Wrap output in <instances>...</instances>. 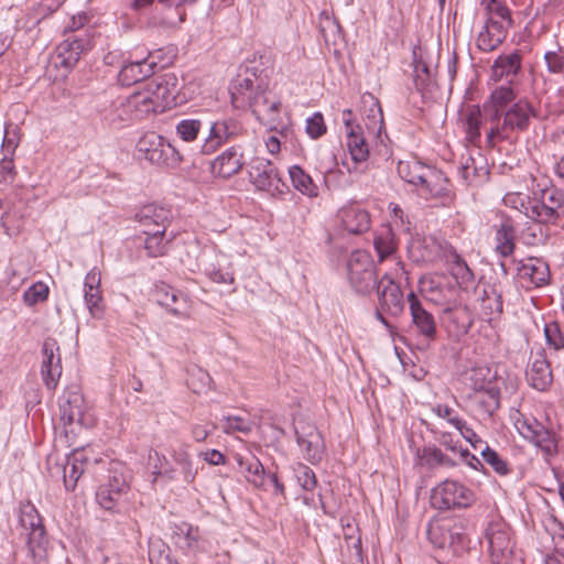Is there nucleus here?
I'll return each instance as SVG.
<instances>
[{
  "mask_svg": "<svg viewBox=\"0 0 564 564\" xmlns=\"http://www.w3.org/2000/svg\"><path fill=\"white\" fill-rule=\"evenodd\" d=\"M231 105L236 109L250 108L259 122L269 130H276L279 124L281 101L271 91L261 88H253V79L238 75L231 83Z\"/></svg>",
  "mask_w": 564,
  "mask_h": 564,
  "instance_id": "obj_1",
  "label": "nucleus"
},
{
  "mask_svg": "<svg viewBox=\"0 0 564 564\" xmlns=\"http://www.w3.org/2000/svg\"><path fill=\"white\" fill-rule=\"evenodd\" d=\"M468 399L474 402L479 413L492 416L500 408L501 386L475 390Z\"/></svg>",
  "mask_w": 564,
  "mask_h": 564,
  "instance_id": "obj_25",
  "label": "nucleus"
},
{
  "mask_svg": "<svg viewBox=\"0 0 564 564\" xmlns=\"http://www.w3.org/2000/svg\"><path fill=\"white\" fill-rule=\"evenodd\" d=\"M169 80H175L174 74H165L162 77H159L155 82L149 84V89L153 97L155 98V102L161 109L164 108L175 99V95L177 89L169 88Z\"/></svg>",
  "mask_w": 564,
  "mask_h": 564,
  "instance_id": "obj_32",
  "label": "nucleus"
},
{
  "mask_svg": "<svg viewBox=\"0 0 564 564\" xmlns=\"http://www.w3.org/2000/svg\"><path fill=\"white\" fill-rule=\"evenodd\" d=\"M466 381L473 391L503 384L505 389L512 393L516 391L518 386V379L516 376L508 375L505 379L499 373L498 367L492 368L485 365L471 368L466 373Z\"/></svg>",
  "mask_w": 564,
  "mask_h": 564,
  "instance_id": "obj_11",
  "label": "nucleus"
},
{
  "mask_svg": "<svg viewBox=\"0 0 564 564\" xmlns=\"http://www.w3.org/2000/svg\"><path fill=\"white\" fill-rule=\"evenodd\" d=\"M19 521L21 527L28 532L26 545L33 557L41 556V551L45 550L47 543L45 528L35 507L25 503L20 507Z\"/></svg>",
  "mask_w": 564,
  "mask_h": 564,
  "instance_id": "obj_7",
  "label": "nucleus"
},
{
  "mask_svg": "<svg viewBox=\"0 0 564 564\" xmlns=\"http://www.w3.org/2000/svg\"><path fill=\"white\" fill-rule=\"evenodd\" d=\"M293 475L305 491H313L317 485V479L313 469L302 463H296L293 467Z\"/></svg>",
  "mask_w": 564,
  "mask_h": 564,
  "instance_id": "obj_43",
  "label": "nucleus"
},
{
  "mask_svg": "<svg viewBox=\"0 0 564 564\" xmlns=\"http://www.w3.org/2000/svg\"><path fill=\"white\" fill-rule=\"evenodd\" d=\"M347 276L351 289L361 295L370 294L379 283L372 257L365 250H355L347 260Z\"/></svg>",
  "mask_w": 564,
  "mask_h": 564,
  "instance_id": "obj_3",
  "label": "nucleus"
},
{
  "mask_svg": "<svg viewBox=\"0 0 564 564\" xmlns=\"http://www.w3.org/2000/svg\"><path fill=\"white\" fill-rule=\"evenodd\" d=\"M486 21L489 26L509 31L513 25V19L510 9L503 0H481Z\"/></svg>",
  "mask_w": 564,
  "mask_h": 564,
  "instance_id": "obj_21",
  "label": "nucleus"
},
{
  "mask_svg": "<svg viewBox=\"0 0 564 564\" xmlns=\"http://www.w3.org/2000/svg\"><path fill=\"white\" fill-rule=\"evenodd\" d=\"M89 23V17L86 12H80L76 15H73L64 29V36H67L69 33H79L85 32L91 34L94 36V30L87 24Z\"/></svg>",
  "mask_w": 564,
  "mask_h": 564,
  "instance_id": "obj_52",
  "label": "nucleus"
},
{
  "mask_svg": "<svg viewBox=\"0 0 564 564\" xmlns=\"http://www.w3.org/2000/svg\"><path fill=\"white\" fill-rule=\"evenodd\" d=\"M296 442L303 453V457L315 465L325 454V443L321 432L311 423L301 421L294 426Z\"/></svg>",
  "mask_w": 564,
  "mask_h": 564,
  "instance_id": "obj_9",
  "label": "nucleus"
},
{
  "mask_svg": "<svg viewBox=\"0 0 564 564\" xmlns=\"http://www.w3.org/2000/svg\"><path fill=\"white\" fill-rule=\"evenodd\" d=\"M519 275L536 288L546 285L550 281V269L547 263L539 258H529L518 269Z\"/></svg>",
  "mask_w": 564,
  "mask_h": 564,
  "instance_id": "obj_26",
  "label": "nucleus"
},
{
  "mask_svg": "<svg viewBox=\"0 0 564 564\" xmlns=\"http://www.w3.org/2000/svg\"><path fill=\"white\" fill-rule=\"evenodd\" d=\"M200 128V120L183 119L176 124V133L183 141L191 142L197 138Z\"/></svg>",
  "mask_w": 564,
  "mask_h": 564,
  "instance_id": "obj_49",
  "label": "nucleus"
},
{
  "mask_svg": "<svg viewBox=\"0 0 564 564\" xmlns=\"http://www.w3.org/2000/svg\"><path fill=\"white\" fill-rule=\"evenodd\" d=\"M187 384L194 393L207 392L210 389L212 377L206 370L193 367L188 371Z\"/></svg>",
  "mask_w": 564,
  "mask_h": 564,
  "instance_id": "obj_40",
  "label": "nucleus"
},
{
  "mask_svg": "<svg viewBox=\"0 0 564 564\" xmlns=\"http://www.w3.org/2000/svg\"><path fill=\"white\" fill-rule=\"evenodd\" d=\"M538 116V110L527 99H520L506 110H495L490 117L492 127L487 132V143L495 147L501 141H510L517 134L524 132L531 124V119Z\"/></svg>",
  "mask_w": 564,
  "mask_h": 564,
  "instance_id": "obj_2",
  "label": "nucleus"
},
{
  "mask_svg": "<svg viewBox=\"0 0 564 564\" xmlns=\"http://www.w3.org/2000/svg\"><path fill=\"white\" fill-rule=\"evenodd\" d=\"M129 104L140 116L148 115L150 112H162L156 105L155 98L151 94L150 89L143 93L134 94L130 98Z\"/></svg>",
  "mask_w": 564,
  "mask_h": 564,
  "instance_id": "obj_39",
  "label": "nucleus"
},
{
  "mask_svg": "<svg viewBox=\"0 0 564 564\" xmlns=\"http://www.w3.org/2000/svg\"><path fill=\"white\" fill-rule=\"evenodd\" d=\"M527 379L530 386L539 391H545L551 386L553 375L544 352L536 354L535 359L527 370Z\"/></svg>",
  "mask_w": 564,
  "mask_h": 564,
  "instance_id": "obj_24",
  "label": "nucleus"
},
{
  "mask_svg": "<svg viewBox=\"0 0 564 564\" xmlns=\"http://www.w3.org/2000/svg\"><path fill=\"white\" fill-rule=\"evenodd\" d=\"M61 420L65 425L78 424L89 427L94 423L93 415L86 411L84 395L77 391H67L59 403Z\"/></svg>",
  "mask_w": 564,
  "mask_h": 564,
  "instance_id": "obj_12",
  "label": "nucleus"
},
{
  "mask_svg": "<svg viewBox=\"0 0 564 564\" xmlns=\"http://www.w3.org/2000/svg\"><path fill=\"white\" fill-rule=\"evenodd\" d=\"M508 31L494 29L487 22L479 32L476 45L482 52H492L497 50L506 40Z\"/></svg>",
  "mask_w": 564,
  "mask_h": 564,
  "instance_id": "obj_33",
  "label": "nucleus"
},
{
  "mask_svg": "<svg viewBox=\"0 0 564 564\" xmlns=\"http://www.w3.org/2000/svg\"><path fill=\"white\" fill-rule=\"evenodd\" d=\"M85 303L94 317H100L104 308L101 305L102 295L100 289H85Z\"/></svg>",
  "mask_w": 564,
  "mask_h": 564,
  "instance_id": "obj_59",
  "label": "nucleus"
},
{
  "mask_svg": "<svg viewBox=\"0 0 564 564\" xmlns=\"http://www.w3.org/2000/svg\"><path fill=\"white\" fill-rule=\"evenodd\" d=\"M466 134L469 142L476 144L480 141L481 118L479 109L473 110L466 117Z\"/></svg>",
  "mask_w": 564,
  "mask_h": 564,
  "instance_id": "obj_54",
  "label": "nucleus"
},
{
  "mask_svg": "<svg viewBox=\"0 0 564 564\" xmlns=\"http://www.w3.org/2000/svg\"><path fill=\"white\" fill-rule=\"evenodd\" d=\"M433 412L438 417L446 420L456 430L462 427V425L465 423V421L462 417H459L451 406L446 404H436L433 408Z\"/></svg>",
  "mask_w": 564,
  "mask_h": 564,
  "instance_id": "obj_62",
  "label": "nucleus"
},
{
  "mask_svg": "<svg viewBox=\"0 0 564 564\" xmlns=\"http://www.w3.org/2000/svg\"><path fill=\"white\" fill-rule=\"evenodd\" d=\"M164 234V228L147 232L148 237L144 241V248L149 257L156 258L166 253V243L163 242Z\"/></svg>",
  "mask_w": 564,
  "mask_h": 564,
  "instance_id": "obj_42",
  "label": "nucleus"
},
{
  "mask_svg": "<svg viewBox=\"0 0 564 564\" xmlns=\"http://www.w3.org/2000/svg\"><path fill=\"white\" fill-rule=\"evenodd\" d=\"M241 154L235 148L226 150L212 163L210 170L215 176H234L242 167Z\"/></svg>",
  "mask_w": 564,
  "mask_h": 564,
  "instance_id": "obj_28",
  "label": "nucleus"
},
{
  "mask_svg": "<svg viewBox=\"0 0 564 564\" xmlns=\"http://www.w3.org/2000/svg\"><path fill=\"white\" fill-rule=\"evenodd\" d=\"M239 471L254 488L272 491L275 496H285V487L274 471L265 470L261 462L253 455L236 456Z\"/></svg>",
  "mask_w": 564,
  "mask_h": 564,
  "instance_id": "obj_4",
  "label": "nucleus"
},
{
  "mask_svg": "<svg viewBox=\"0 0 564 564\" xmlns=\"http://www.w3.org/2000/svg\"><path fill=\"white\" fill-rule=\"evenodd\" d=\"M444 312L448 315L451 322L457 324V330L459 333L468 332L473 322L467 307L446 308Z\"/></svg>",
  "mask_w": 564,
  "mask_h": 564,
  "instance_id": "obj_50",
  "label": "nucleus"
},
{
  "mask_svg": "<svg viewBox=\"0 0 564 564\" xmlns=\"http://www.w3.org/2000/svg\"><path fill=\"white\" fill-rule=\"evenodd\" d=\"M174 544L187 554H194L202 549V538L198 528L182 523L173 531Z\"/></svg>",
  "mask_w": 564,
  "mask_h": 564,
  "instance_id": "obj_27",
  "label": "nucleus"
},
{
  "mask_svg": "<svg viewBox=\"0 0 564 564\" xmlns=\"http://www.w3.org/2000/svg\"><path fill=\"white\" fill-rule=\"evenodd\" d=\"M378 305L390 316H399L404 310L403 292L399 284L384 274L375 288Z\"/></svg>",
  "mask_w": 564,
  "mask_h": 564,
  "instance_id": "obj_15",
  "label": "nucleus"
},
{
  "mask_svg": "<svg viewBox=\"0 0 564 564\" xmlns=\"http://www.w3.org/2000/svg\"><path fill=\"white\" fill-rule=\"evenodd\" d=\"M449 270L451 274L460 286L467 288L474 282L475 276L473 271L469 269L465 260L458 254H454Z\"/></svg>",
  "mask_w": 564,
  "mask_h": 564,
  "instance_id": "obj_38",
  "label": "nucleus"
},
{
  "mask_svg": "<svg viewBox=\"0 0 564 564\" xmlns=\"http://www.w3.org/2000/svg\"><path fill=\"white\" fill-rule=\"evenodd\" d=\"M50 289L43 282L33 283L23 293V302L28 306H34L37 303L45 302L48 297Z\"/></svg>",
  "mask_w": 564,
  "mask_h": 564,
  "instance_id": "obj_47",
  "label": "nucleus"
},
{
  "mask_svg": "<svg viewBox=\"0 0 564 564\" xmlns=\"http://www.w3.org/2000/svg\"><path fill=\"white\" fill-rule=\"evenodd\" d=\"M424 465L433 468L436 466H454L455 463L435 446L424 447L421 454Z\"/></svg>",
  "mask_w": 564,
  "mask_h": 564,
  "instance_id": "obj_45",
  "label": "nucleus"
},
{
  "mask_svg": "<svg viewBox=\"0 0 564 564\" xmlns=\"http://www.w3.org/2000/svg\"><path fill=\"white\" fill-rule=\"evenodd\" d=\"M242 126L239 121L227 118L217 120L210 124L209 133L202 145L204 154H212L223 144L242 133Z\"/></svg>",
  "mask_w": 564,
  "mask_h": 564,
  "instance_id": "obj_13",
  "label": "nucleus"
},
{
  "mask_svg": "<svg viewBox=\"0 0 564 564\" xmlns=\"http://www.w3.org/2000/svg\"><path fill=\"white\" fill-rule=\"evenodd\" d=\"M544 336L549 348H552L556 351L564 348V336L557 323L545 324Z\"/></svg>",
  "mask_w": 564,
  "mask_h": 564,
  "instance_id": "obj_55",
  "label": "nucleus"
},
{
  "mask_svg": "<svg viewBox=\"0 0 564 564\" xmlns=\"http://www.w3.org/2000/svg\"><path fill=\"white\" fill-rule=\"evenodd\" d=\"M366 126L369 130L372 131L377 129L378 134H380L383 128V113L380 104L377 99L372 100V106L369 109Z\"/></svg>",
  "mask_w": 564,
  "mask_h": 564,
  "instance_id": "obj_61",
  "label": "nucleus"
},
{
  "mask_svg": "<svg viewBox=\"0 0 564 564\" xmlns=\"http://www.w3.org/2000/svg\"><path fill=\"white\" fill-rule=\"evenodd\" d=\"M172 458L180 473L177 474V470L174 468H164L156 474L167 480L180 479L186 485L192 484L197 475V469L193 465L189 453L185 448L180 447L173 451Z\"/></svg>",
  "mask_w": 564,
  "mask_h": 564,
  "instance_id": "obj_19",
  "label": "nucleus"
},
{
  "mask_svg": "<svg viewBox=\"0 0 564 564\" xmlns=\"http://www.w3.org/2000/svg\"><path fill=\"white\" fill-rule=\"evenodd\" d=\"M484 460L500 476L509 474L510 469L508 463L500 457V455L488 445H485L480 451Z\"/></svg>",
  "mask_w": 564,
  "mask_h": 564,
  "instance_id": "obj_48",
  "label": "nucleus"
},
{
  "mask_svg": "<svg viewBox=\"0 0 564 564\" xmlns=\"http://www.w3.org/2000/svg\"><path fill=\"white\" fill-rule=\"evenodd\" d=\"M149 560L151 564H180L175 560L171 558L170 550L164 547L152 546L149 552Z\"/></svg>",
  "mask_w": 564,
  "mask_h": 564,
  "instance_id": "obj_63",
  "label": "nucleus"
},
{
  "mask_svg": "<svg viewBox=\"0 0 564 564\" xmlns=\"http://www.w3.org/2000/svg\"><path fill=\"white\" fill-rule=\"evenodd\" d=\"M253 184L259 189H270L274 187L280 194L284 193V189L289 191L290 186L301 192L303 195L308 197H316L321 191H325L327 187V178H253Z\"/></svg>",
  "mask_w": 564,
  "mask_h": 564,
  "instance_id": "obj_10",
  "label": "nucleus"
},
{
  "mask_svg": "<svg viewBox=\"0 0 564 564\" xmlns=\"http://www.w3.org/2000/svg\"><path fill=\"white\" fill-rule=\"evenodd\" d=\"M502 271L505 273V282L495 279L488 282L482 290L481 307L486 315L495 316L500 315L503 311V295L506 289L510 285L507 279V271L503 263H501Z\"/></svg>",
  "mask_w": 564,
  "mask_h": 564,
  "instance_id": "obj_18",
  "label": "nucleus"
},
{
  "mask_svg": "<svg viewBox=\"0 0 564 564\" xmlns=\"http://www.w3.org/2000/svg\"><path fill=\"white\" fill-rule=\"evenodd\" d=\"M137 218L144 226L153 224L158 227V229H165V224L171 218V212L163 207L151 204L141 208V210L137 214Z\"/></svg>",
  "mask_w": 564,
  "mask_h": 564,
  "instance_id": "obj_34",
  "label": "nucleus"
},
{
  "mask_svg": "<svg viewBox=\"0 0 564 564\" xmlns=\"http://www.w3.org/2000/svg\"><path fill=\"white\" fill-rule=\"evenodd\" d=\"M153 75V70L144 64L143 59L126 63L118 75V80L123 86H131Z\"/></svg>",
  "mask_w": 564,
  "mask_h": 564,
  "instance_id": "obj_31",
  "label": "nucleus"
},
{
  "mask_svg": "<svg viewBox=\"0 0 564 564\" xmlns=\"http://www.w3.org/2000/svg\"><path fill=\"white\" fill-rule=\"evenodd\" d=\"M137 151L140 158L156 165H175L181 161L178 152L161 135L149 132L137 142Z\"/></svg>",
  "mask_w": 564,
  "mask_h": 564,
  "instance_id": "obj_5",
  "label": "nucleus"
},
{
  "mask_svg": "<svg viewBox=\"0 0 564 564\" xmlns=\"http://www.w3.org/2000/svg\"><path fill=\"white\" fill-rule=\"evenodd\" d=\"M474 501L473 491L463 484L454 480H444L432 490V506L440 510L452 508H466Z\"/></svg>",
  "mask_w": 564,
  "mask_h": 564,
  "instance_id": "obj_6",
  "label": "nucleus"
},
{
  "mask_svg": "<svg viewBox=\"0 0 564 564\" xmlns=\"http://www.w3.org/2000/svg\"><path fill=\"white\" fill-rule=\"evenodd\" d=\"M93 35L79 32L69 33L56 47L58 64L64 68H73L80 56L93 48Z\"/></svg>",
  "mask_w": 564,
  "mask_h": 564,
  "instance_id": "obj_8",
  "label": "nucleus"
},
{
  "mask_svg": "<svg viewBox=\"0 0 564 564\" xmlns=\"http://www.w3.org/2000/svg\"><path fill=\"white\" fill-rule=\"evenodd\" d=\"M529 216L539 223H553L558 216L557 205H549L545 203V195H542V200L532 203Z\"/></svg>",
  "mask_w": 564,
  "mask_h": 564,
  "instance_id": "obj_37",
  "label": "nucleus"
},
{
  "mask_svg": "<svg viewBox=\"0 0 564 564\" xmlns=\"http://www.w3.org/2000/svg\"><path fill=\"white\" fill-rule=\"evenodd\" d=\"M124 494L99 486L96 491V501L105 510L115 511Z\"/></svg>",
  "mask_w": 564,
  "mask_h": 564,
  "instance_id": "obj_46",
  "label": "nucleus"
},
{
  "mask_svg": "<svg viewBox=\"0 0 564 564\" xmlns=\"http://www.w3.org/2000/svg\"><path fill=\"white\" fill-rule=\"evenodd\" d=\"M544 61L550 73H564V48L562 46L555 45L553 50L546 51L544 53Z\"/></svg>",
  "mask_w": 564,
  "mask_h": 564,
  "instance_id": "obj_51",
  "label": "nucleus"
},
{
  "mask_svg": "<svg viewBox=\"0 0 564 564\" xmlns=\"http://www.w3.org/2000/svg\"><path fill=\"white\" fill-rule=\"evenodd\" d=\"M496 250L502 257L512 254L514 250L513 229L509 225H502L496 235Z\"/></svg>",
  "mask_w": 564,
  "mask_h": 564,
  "instance_id": "obj_44",
  "label": "nucleus"
},
{
  "mask_svg": "<svg viewBox=\"0 0 564 564\" xmlns=\"http://www.w3.org/2000/svg\"><path fill=\"white\" fill-rule=\"evenodd\" d=\"M253 423L241 416H226L224 424V432L229 434L232 432H241L248 434L251 432Z\"/></svg>",
  "mask_w": 564,
  "mask_h": 564,
  "instance_id": "obj_58",
  "label": "nucleus"
},
{
  "mask_svg": "<svg viewBox=\"0 0 564 564\" xmlns=\"http://www.w3.org/2000/svg\"><path fill=\"white\" fill-rule=\"evenodd\" d=\"M343 227L352 235H360L370 228L369 213L358 205H349L339 209L337 214Z\"/></svg>",
  "mask_w": 564,
  "mask_h": 564,
  "instance_id": "obj_20",
  "label": "nucleus"
},
{
  "mask_svg": "<svg viewBox=\"0 0 564 564\" xmlns=\"http://www.w3.org/2000/svg\"><path fill=\"white\" fill-rule=\"evenodd\" d=\"M522 56L520 52L514 51L508 55H500L492 65V74L500 79L503 76L517 75L521 68Z\"/></svg>",
  "mask_w": 564,
  "mask_h": 564,
  "instance_id": "obj_35",
  "label": "nucleus"
},
{
  "mask_svg": "<svg viewBox=\"0 0 564 564\" xmlns=\"http://www.w3.org/2000/svg\"><path fill=\"white\" fill-rule=\"evenodd\" d=\"M514 426L524 438L534 443L542 451L552 453L555 449L556 445L553 434L535 419L520 414L516 419Z\"/></svg>",
  "mask_w": 564,
  "mask_h": 564,
  "instance_id": "obj_14",
  "label": "nucleus"
},
{
  "mask_svg": "<svg viewBox=\"0 0 564 564\" xmlns=\"http://www.w3.org/2000/svg\"><path fill=\"white\" fill-rule=\"evenodd\" d=\"M100 486L107 487L109 489L116 490L124 495L129 489L126 476L123 475L122 470L118 469L117 467L111 468L109 470L107 479L102 484H100Z\"/></svg>",
  "mask_w": 564,
  "mask_h": 564,
  "instance_id": "obj_53",
  "label": "nucleus"
},
{
  "mask_svg": "<svg viewBox=\"0 0 564 564\" xmlns=\"http://www.w3.org/2000/svg\"><path fill=\"white\" fill-rule=\"evenodd\" d=\"M487 539L492 553L503 554L510 547V535L505 524H491L487 530Z\"/></svg>",
  "mask_w": 564,
  "mask_h": 564,
  "instance_id": "obj_36",
  "label": "nucleus"
},
{
  "mask_svg": "<svg viewBox=\"0 0 564 564\" xmlns=\"http://www.w3.org/2000/svg\"><path fill=\"white\" fill-rule=\"evenodd\" d=\"M408 191L419 193L424 199L447 196L449 178H409Z\"/></svg>",
  "mask_w": 564,
  "mask_h": 564,
  "instance_id": "obj_23",
  "label": "nucleus"
},
{
  "mask_svg": "<svg viewBox=\"0 0 564 564\" xmlns=\"http://www.w3.org/2000/svg\"><path fill=\"white\" fill-rule=\"evenodd\" d=\"M414 85L416 89L425 96H433L437 89V84L434 74L429 65L421 58L417 59L414 55Z\"/></svg>",
  "mask_w": 564,
  "mask_h": 564,
  "instance_id": "obj_29",
  "label": "nucleus"
},
{
  "mask_svg": "<svg viewBox=\"0 0 564 564\" xmlns=\"http://www.w3.org/2000/svg\"><path fill=\"white\" fill-rule=\"evenodd\" d=\"M85 473V467L67 459L64 466V485L66 490L72 491L76 488L77 481Z\"/></svg>",
  "mask_w": 564,
  "mask_h": 564,
  "instance_id": "obj_56",
  "label": "nucleus"
},
{
  "mask_svg": "<svg viewBox=\"0 0 564 564\" xmlns=\"http://www.w3.org/2000/svg\"><path fill=\"white\" fill-rule=\"evenodd\" d=\"M42 378L48 389H55L62 375L61 355L57 341L53 338H46L42 345Z\"/></svg>",
  "mask_w": 564,
  "mask_h": 564,
  "instance_id": "obj_16",
  "label": "nucleus"
},
{
  "mask_svg": "<svg viewBox=\"0 0 564 564\" xmlns=\"http://www.w3.org/2000/svg\"><path fill=\"white\" fill-rule=\"evenodd\" d=\"M347 129V145L350 151L351 158L355 161H364L369 154V148L361 133L359 126H354L349 119L345 120Z\"/></svg>",
  "mask_w": 564,
  "mask_h": 564,
  "instance_id": "obj_30",
  "label": "nucleus"
},
{
  "mask_svg": "<svg viewBox=\"0 0 564 564\" xmlns=\"http://www.w3.org/2000/svg\"><path fill=\"white\" fill-rule=\"evenodd\" d=\"M408 302L413 326L427 341L434 340L437 328L433 314L424 307L414 292L408 294Z\"/></svg>",
  "mask_w": 564,
  "mask_h": 564,
  "instance_id": "obj_17",
  "label": "nucleus"
},
{
  "mask_svg": "<svg viewBox=\"0 0 564 564\" xmlns=\"http://www.w3.org/2000/svg\"><path fill=\"white\" fill-rule=\"evenodd\" d=\"M142 59L148 68L150 67V70H153V74L156 69L164 68L172 63V58L165 56L162 48L149 52Z\"/></svg>",
  "mask_w": 564,
  "mask_h": 564,
  "instance_id": "obj_60",
  "label": "nucleus"
},
{
  "mask_svg": "<svg viewBox=\"0 0 564 564\" xmlns=\"http://www.w3.org/2000/svg\"><path fill=\"white\" fill-rule=\"evenodd\" d=\"M305 131L312 139H318L326 133L327 127L322 112H314L306 119Z\"/></svg>",
  "mask_w": 564,
  "mask_h": 564,
  "instance_id": "obj_57",
  "label": "nucleus"
},
{
  "mask_svg": "<svg viewBox=\"0 0 564 564\" xmlns=\"http://www.w3.org/2000/svg\"><path fill=\"white\" fill-rule=\"evenodd\" d=\"M457 431H459L460 435L470 443L475 451L480 452L484 448L482 445H486L476 432L466 424V422Z\"/></svg>",
  "mask_w": 564,
  "mask_h": 564,
  "instance_id": "obj_64",
  "label": "nucleus"
},
{
  "mask_svg": "<svg viewBox=\"0 0 564 564\" xmlns=\"http://www.w3.org/2000/svg\"><path fill=\"white\" fill-rule=\"evenodd\" d=\"M517 93L510 85H501L496 87L490 95V100L494 106V111L506 110L509 105L516 99Z\"/></svg>",
  "mask_w": 564,
  "mask_h": 564,
  "instance_id": "obj_41",
  "label": "nucleus"
},
{
  "mask_svg": "<svg viewBox=\"0 0 564 564\" xmlns=\"http://www.w3.org/2000/svg\"><path fill=\"white\" fill-rule=\"evenodd\" d=\"M154 294L156 302L170 313L176 316L185 315L188 307L185 294L164 283L156 285Z\"/></svg>",
  "mask_w": 564,
  "mask_h": 564,
  "instance_id": "obj_22",
  "label": "nucleus"
}]
</instances>
